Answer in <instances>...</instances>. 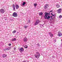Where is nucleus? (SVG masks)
Here are the masks:
<instances>
[{"mask_svg": "<svg viewBox=\"0 0 62 62\" xmlns=\"http://www.w3.org/2000/svg\"><path fill=\"white\" fill-rule=\"evenodd\" d=\"M45 14L44 17L45 19H47V20H53L54 18H50V16H49L50 15V14H49L48 13H45Z\"/></svg>", "mask_w": 62, "mask_h": 62, "instance_id": "1", "label": "nucleus"}, {"mask_svg": "<svg viewBox=\"0 0 62 62\" xmlns=\"http://www.w3.org/2000/svg\"><path fill=\"white\" fill-rule=\"evenodd\" d=\"M36 54H37L35 55L34 56H35V57H36V58H39L40 56V54H39V53L38 52H36Z\"/></svg>", "mask_w": 62, "mask_h": 62, "instance_id": "2", "label": "nucleus"}, {"mask_svg": "<svg viewBox=\"0 0 62 62\" xmlns=\"http://www.w3.org/2000/svg\"><path fill=\"white\" fill-rule=\"evenodd\" d=\"M39 23V20H37L36 21V22H35L34 24V26H36V25H37Z\"/></svg>", "mask_w": 62, "mask_h": 62, "instance_id": "3", "label": "nucleus"}, {"mask_svg": "<svg viewBox=\"0 0 62 62\" xmlns=\"http://www.w3.org/2000/svg\"><path fill=\"white\" fill-rule=\"evenodd\" d=\"M5 12V9H1L0 10V13L1 14H3V13H4Z\"/></svg>", "mask_w": 62, "mask_h": 62, "instance_id": "4", "label": "nucleus"}, {"mask_svg": "<svg viewBox=\"0 0 62 62\" xmlns=\"http://www.w3.org/2000/svg\"><path fill=\"white\" fill-rule=\"evenodd\" d=\"M13 17H16L18 16V14L17 13L14 12L13 13Z\"/></svg>", "mask_w": 62, "mask_h": 62, "instance_id": "5", "label": "nucleus"}, {"mask_svg": "<svg viewBox=\"0 0 62 62\" xmlns=\"http://www.w3.org/2000/svg\"><path fill=\"white\" fill-rule=\"evenodd\" d=\"M58 36L59 37H60L62 35V33L60 32V31L59 32V33L58 34Z\"/></svg>", "mask_w": 62, "mask_h": 62, "instance_id": "6", "label": "nucleus"}, {"mask_svg": "<svg viewBox=\"0 0 62 62\" xmlns=\"http://www.w3.org/2000/svg\"><path fill=\"white\" fill-rule=\"evenodd\" d=\"M23 41L24 42H26L27 41V38H24L23 39Z\"/></svg>", "mask_w": 62, "mask_h": 62, "instance_id": "7", "label": "nucleus"}, {"mask_svg": "<svg viewBox=\"0 0 62 62\" xmlns=\"http://www.w3.org/2000/svg\"><path fill=\"white\" fill-rule=\"evenodd\" d=\"M58 13H60L61 12V9H59L58 10Z\"/></svg>", "mask_w": 62, "mask_h": 62, "instance_id": "8", "label": "nucleus"}, {"mask_svg": "<svg viewBox=\"0 0 62 62\" xmlns=\"http://www.w3.org/2000/svg\"><path fill=\"white\" fill-rule=\"evenodd\" d=\"M11 49L10 47H8L5 48V50H9Z\"/></svg>", "mask_w": 62, "mask_h": 62, "instance_id": "9", "label": "nucleus"}, {"mask_svg": "<svg viewBox=\"0 0 62 62\" xmlns=\"http://www.w3.org/2000/svg\"><path fill=\"white\" fill-rule=\"evenodd\" d=\"M48 4H46V5H45L44 6V7L45 8H48L47 7H48Z\"/></svg>", "mask_w": 62, "mask_h": 62, "instance_id": "10", "label": "nucleus"}, {"mask_svg": "<svg viewBox=\"0 0 62 62\" xmlns=\"http://www.w3.org/2000/svg\"><path fill=\"white\" fill-rule=\"evenodd\" d=\"M16 39L14 38V39H12L11 40V41H16Z\"/></svg>", "mask_w": 62, "mask_h": 62, "instance_id": "11", "label": "nucleus"}, {"mask_svg": "<svg viewBox=\"0 0 62 62\" xmlns=\"http://www.w3.org/2000/svg\"><path fill=\"white\" fill-rule=\"evenodd\" d=\"M19 50L20 51H23L24 49H23V47H22L19 49Z\"/></svg>", "mask_w": 62, "mask_h": 62, "instance_id": "12", "label": "nucleus"}, {"mask_svg": "<svg viewBox=\"0 0 62 62\" xmlns=\"http://www.w3.org/2000/svg\"><path fill=\"white\" fill-rule=\"evenodd\" d=\"M7 55L6 54H3L2 56V57L3 58H5V57H7Z\"/></svg>", "mask_w": 62, "mask_h": 62, "instance_id": "13", "label": "nucleus"}, {"mask_svg": "<svg viewBox=\"0 0 62 62\" xmlns=\"http://www.w3.org/2000/svg\"><path fill=\"white\" fill-rule=\"evenodd\" d=\"M15 7L16 8H19V5L18 4H16Z\"/></svg>", "mask_w": 62, "mask_h": 62, "instance_id": "14", "label": "nucleus"}, {"mask_svg": "<svg viewBox=\"0 0 62 62\" xmlns=\"http://www.w3.org/2000/svg\"><path fill=\"white\" fill-rule=\"evenodd\" d=\"M39 16H41L42 15H43V13H42V12L39 13Z\"/></svg>", "mask_w": 62, "mask_h": 62, "instance_id": "15", "label": "nucleus"}, {"mask_svg": "<svg viewBox=\"0 0 62 62\" xmlns=\"http://www.w3.org/2000/svg\"><path fill=\"white\" fill-rule=\"evenodd\" d=\"M56 7L57 8H59V7H60V5L58 4L57 5H56Z\"/></svg>", "mask_w": 62, "mask_h": 62, "instance_id": "16", "label": "nucleus"}, {"mask_svg": "<svg viewBox=\"0 0 62 62\" xmlns=\"http://www.w3.org/2000/svg\"><path fill=\"white\" fill-rule=\"evenodd\" d=\"M26 4V3L25 2H23L22 4L23 6H24V5Z\"/></svg>", "mask_w": 62, "mask_h": 62, "instance_id": "17", "label": "nucleus"}, {"mask_svg": "<svg viewBox=\"0 0 62 62\" xmlns=\"http://www.w3.org/2000/svg\"><path fill=\"white\" fill-rule=\"evenodd\" d=\"M24 48H28V47H27V45H25V46H24Z\"/></svg>", "mask_w": 62, "mask_h": 62, "instance_id": "18", "label": "nucleus"}, {"mask_svg": "<svg viewBox=\"0 0 62 62\" xmlns=\"http://www.w3.org/2000/svg\"><path fill=\"white\" fill-rule=\"evenodd\" d=\"M16 31L15 30H14L13 31V34L15 33H16Z\"/></svg>", "mask_w": 62, "mask_h": 62, "instance_id": "19", "label": "nucleus"}, {"mask_svg": "<svg viewBox=\"0 0 62 62\" xmlns=\"http://www.w3.org/2000/svg\"><path fill=\"white\" fill-rule=\"evenodd\" d=\"M34 6H35V7H36V6H37V4L35 3L34 5Z\"/></svg>", "mask_w": 62, "mask_h": 62, "instance_id": "20", "label": "nucleus"}, {"mask_svg": "<svg viewBox=\"0 0 62 62\" xmlns=\"http://www.w3.org/2000/svg\"><path fill=\"white\" fill-rule=\"evenodd\" d=\"M24 28H25V29H26L27 28V26L26 25L24 26Z\"/></svg>", "mask_w": 62, "mask_h": 62, "instance_id": "21", "label": "nucleus"}, {"mask_svg": "<svg viewBox=\"0 0 62 62\" xmlns=\"http://www.w3.org/2000/svg\"><path fill=\"white\" fill-rule=\"evenodd\" d=\"M40 45L39 44V43H38L37 44V47H39V46Z\"/></svg>", "mask_w": 62, "mask_h": 62, "instance_id": "22", "label": "nucleus"}, {"mask_svg": "<svg viewBox=\"0 0 62 62\" xmlns=\"http://www.w3.org/2000/svg\"><path fill=\"white\" fill-rule=\"evenodd\" d=\"M13 7L14 8H15V5H14V4L13 5Z\"/></svg>", "mask_w": 62, "mask_h": 62, "instance_id": "23", "label": "nucleus"}, {"mask_svg": "<svg viewBox=\"0 0 62 62\" xmlns=\"http://www.w3.org/2000/svg\"><path fill=\"white\" fill-rule=\"evenodd\" d=\"M59 18H62V16L61 15H60L59 17Z\"/></svg>", "mask_w": 62, "mask_h": 62, "instance_id": "24", "label": "nucleus"}, {"mask_svg": "<svg viewBox=\"0 0 62 62\" xmlns=\"http://www.w3.org/2000/svg\"><path fill=\"white\" fill-rule=\"evenodd\" d=\"M53 36V34H51V35L50 36V37H52Z\"/></svg>", "mask_w": 62, "mask_h": 62, "instance_id": "25", "label": "nucleus"}, {"mask_svg": "<svg viewBox=\"0 0 62 62\" xmlns=\"http://www.w3.org/2000/svg\"><path fill=\"white\" fill-rule=\"evenodd\" d=\"M28 23H30V20L29 19L28 20Z\"/></svg>", "mask_w": 62, "mask_h": 62, "instance_id": "26", "label": "nucleus"}, {"mask_svg": "<svg viewBox=\"0 0 62 62\" xmlns=\"http://www.w3.org/2000/svg\"><path fill=\"white\" fill-rule=\"evenodd\" d=\"M54 41L55 42L56 41V39H55L54 40Z\"/></svg>", "mask_w": 62, "mask_h": 62, "instance_id": "27", "label": "nucleus"}, {"mask_svg": "<svg viewBox=\"0 0 62 62\" xmlns=\"http://www.w3.org/2000/svg\"><path fill=\"white\" fill-rule=\"evenodd\" d=\"M13 10H16L15 9V8H14L13 9Z\"/></svg>", "mask_w": 62, "mask_h": 62, "instance_id": "28", "label": "nucleus"}, {"mask_svg": "<svg viewBox=\"0 0 62 62\" xmlns=\"http://www.w3.org/2000/svg\"><path fill=\"white\" fill-rule=\"evenodd\" d=\"M11 45V44H9V46H10Z\"/></svg>", "mask_w": 62, "mask_h": 62, "instance_id": "29", "label": "nucleus"}, {"mask_svg": "<svg viewBox=\"0 0 62 62\" xmlns=\"http://www.w3.org/2000/svg\"><path fill=\"white\" fill-rule=\"evenodd\" d=\"M40 26L41 27V26H43V25H40Z\"/></svg>", "mask_w": 62, "mask_h": 62, "instance_id": "30", "label": "nucleus"}, {"mask_svg": "<svg viewBox=\"0 0 62 62\" xmlns=\"http://www.w3.org/2000/svg\"><path fill=\"white\" fill-rule=\"evenodd\" d=\"M14 50H15L16 49V48H14Z\"/></svg>", "mask_w": 62, "mask_h": 62, "instance_id": "31", "label": "nucleus"}, {"mask_svg": "<svg viewBox=\"0 0 62 62\" xmlns=\"http://www.w3.org/2000/svg\"><path fill=\"white\" fill-rule=\"evenodd\" d=\"M52 16H54V14H52Z\"/></svg>", "mask_w": 62, "mask_h": 62, "instance_id": "32", "label": "nucleus"}, {"mask_svg": "<svg viewBox=\"0 0 62 62\" xmlns=\"http://www.w3.org/2000/svg\"><path fill=\"white\" fill-rule=\"evenodd\" d=\"M50 18H53V16H50Z\"/></svg>", "mask_w": 62, "mask_h": 62, "instance_id": "33", "label": "nucleus"}, {"mask_svg": "<svg viewBox=\"0 0 62 62\" xmlns=\"http://www.w3.org/2000/svg\"><path fill=\"white\" fill-rule=\"evenodd\" d=\"M49 35H51V33L50 32H49Z\"/></svg>", "mask_w": 62, "mask_h": 62, "instance_id": "34", "label": "nucleus"}, {"mask_svg": "<svg viewBox=\"0 0 62 62\" xmlns=\"http://www.w3.org/2000/svg\"><path fill=\"white\" fill-rule=\"evenodd\" d=\"M52 11H53L52 10L50 11V12H52Z\"/></svg>", "mask_w": 62, "mask_h": 62, "instance_id": "35", "label": "nucleus"}, {"mask_svg": "<svg viewBox=\"0 0 62 62\" xmlns=\"http://www.w3.org/2000/svg\"><path fill=\"white\" fill-rule=\"evenodd\" d=\"M54 17H55V14H54Z\"/></svg>", "mask_w": 62, "mask_h": 62, "instance_id": "36", "label": "nucleus"}, {"mask_svg": "<svg viewBox=\"0 0 62 62\" xmlns=\"http://www.w3.org/2000/svg\"><path fill=\"white\" fill-rule=\"evenodd\" d=\"M50 14L51 15H52L53 14V13H51Z\"/></svg>", "mask_w": 62, "mask_h": 62, "instance_id": "37", "label": "nucleus"}, {"mask_svg": "<svg viewBox=\"0 0 62 62\" xmlns=\"http://www.w3.org/2000/svg\"><path fill=\"white\" fill-rule=\"evenodd\" d=\"M5 20H7V19H5Z\"/></svg>", "mask_w": 62, "mask_h": 62, "instance_id": "38", "label": "nucleus"}, {"mask_svg": "<svg viewBox=\"0 0 62 62\" xmlns=\"http://www.w3.org/2000/svg\"><path fill=\"white\" fill-rule=\"evenodd\" d=\"M4 19L5 18H6V17H4Z\"/></svg>", "mask_w": 62, "mask_h": 62, "instance_id": "39", "label": "nucleus"}, {"mask_svg": "<svg viewBox=\"0 0 62 62\" xmlns=\"http://www.w3.org/2000/svg\"><path fill=\"white\" fill-rule=\"evenodd\" d=\"M16 9H18V8H16Z\"/></svg>", "mask_w": 62, "mask_h": 62, "instance_id": "40", "label": "nucleus"}, {"mask_svg": "<svg viewBox=\"0 0 62 62\" xmlns=\"http://www.w3.org/2000/svg\"><path fill=\"white\" fill-rule=\"evenodd\" d=\"M23 62H26L25 61H23Z\"/></svg>", "mask_w": 62, "mask_h": 62, "instance_id": "41", "label": "nucleus"}, {"mask_svg": "<svg viewBox=\"0 0 62 62\" xmlns=\"http://www.w3.org/2000/svg\"><path fill=\"white\" fill-rule=\"evenodd\" d=\"M62 39H61V41H62Z\"/></svg>", "mask_w": 62, "mask_h": 62, "instance_id": "42", "label": "nucleus"}, {"mask_svg": "<svg viewBox=\"0 0 62 62\" xmlns=\"http://www.w3.org/2000/svg\"><path fill=\"white\" fill-rule=\"evenodd\" d=\"M48 43H50V42H48Z\"/></svg>", "mask_w": 62, "mask_h": 62, "instance_id": "43", "label": "nucleus"}, {"mask_svg": "<svg viewBox=\"0 0 62 62\" xmlns=\"http://www.w3.org/2000/svg\"><path fill=\"white\" fill-rule=\"evenodd\" d=\"M61 46L62 47V45H61Z\"/></svg>", "mask_w": 62, "mask_h": 62, "instance_id": "44", "label": "nucleus"}, {"mask_svg": "<svg viewBox=\"0 0 62 62\" xmlns=\"http://www.w3.org/2000/svg\"><path fill=\"white\" fill-rule=\"evenodd\" d=\"M45 9H46V8H45Z\"/></svg>", "mask_w": 62, "mask_h": 62, "instance_id": "45", "label": "nucleus"}, {"mask_svg": "<svg viewBox=\"0 0 62 62\" xmlns=\"http://www.w3.org/2000/svg\"><path fill=\"white\" fill-rule=\"evenodd\" d=\"M49 13H50L49 12Z\"/></svg>", "mask_w": 62, "mask_h": 62, "instance_id": "46", "label": "nucleus"}, {"mask_svg": "<svg viewBox=\"0 0 62 62\" xmlns=\"http://www.w3.org/2000/svg\"><path fill=\"white\" fill-rule=\"evenodd\" d=\"M52 57H53V56Z\"/></svg>", "mask_w": 62, "mask_h": 62, "instance_id": "47", "label": "nucleus"}]
</instances>
